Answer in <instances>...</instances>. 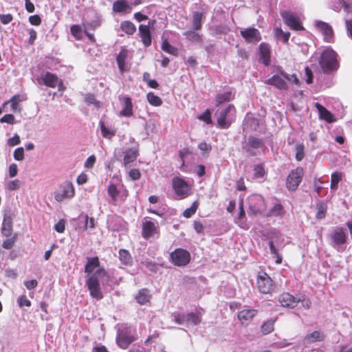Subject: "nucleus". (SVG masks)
Returning a JSON list of instances; mask_svg holds the SVG:
<instances>
[{
    "label": "nucleus",
    "instance_id": "412c9836",
    "mask_svg": "<svg viewBox=\"0 0 352 352\" xmlns=\"http://www.w3.org/2000/svg\"><path fill=\"white\" fill-rule=\"evenodd\" d=\"M278 301L283 307L290 308L294 307L298 302L295 297L289 293L282 294L278 298Z\"/></svg>",
    "mask_w": 352,
    "mask_h": 352
},
{
    "label": "nucleus",
    "instance_id": "58836bf2",
    "mask_svg": "<svg viewBox=\"0 0 352 352\" xmlns=\"http://www.w3.org/2000/svg\"><path fill=\"white\" fill-rule=\"evenodd\" d=\"M275 320H269L265 321L261 327V330L263 334L267 335L274 331V324Z\"/></svg>",
    "mask_w": 352,
    "mask_h": 352
},
{
    "label": "nucleus",
    "instance_id": "1a4fd4ad",
    "mask_svg": "<svg viewBox=\"0 0 352 352\" xmlns=\"http://www.w3.org/2000/svg\"><path fill=\"white\" fill-rule=\"evenodd\" d=\"M170 261L176 266L183 267L188 265L190 261V254L188 251L182 248H177L170 254Z\"/></svg>",
    "mask_w": 352,
    "mask_h": 352
},
{
    "label": "nucleus",
    "instance_id": "3c124183",
    "mask_svg": "<svg viewBox=\"0 0 352 352\" xmlns=\"http://www.w3.org/2000/svg\"><path fill=\"white\" fill-rule=\"evenodd\" d=\"M14 158L17 161H21L24 158V149L23 147H18L14 151Z\"/></svg>",
    "mask_w": 352,
    "mask_h": 352
},
{
    "label": "nucleus",
    "instance_id": "4d7b16f0",
    "mask_svg": "<svg viewBox=\"0 0 352 352\" xmlns=\"http://www.w3.org/2000/svg\"><path fill=\"white\" fill-rule=\"evenodd\" d=\"M0 122L13 124L14 122V116L12 114H6L0 119Z\"/></svg>",
    "mask_w": 352,
    "mask_h": 352
},
{
    "label": "nucleus",
    "instance_id": "6e6d98bb",
    "mask_svg": "<svg viewBox=\"0 0 352 352\" xmlns=\"http://www.w3.org/2000/svg\"><path fill=\"white\" fill-rule=\"evenodd\" d=\"M54 229L59 233H63L65 229V221L63 219L60 220L54 226Z\"/></svg>",
    "mask_w": 352,
    "mask_h": 352
},
{
    "label": "nucleus",
    "instance_id": "b1692460",
    "mask_svg": "<svg viewBox=\"0 0 352 352\" xmlns=\"http://www.w3.org/2000/svg\"><path fill=\"white\" fill-rule=\"evenodd\" d=\"M99 126L103 138L111 139L116 133V129L112 126H107L104 121L100 120Z\"/></svg>",
    "mask_w": 352,
    "mask_h": 352
},
{
    "label": "nucleus",
    "instance_id": "72a5a7b5",
    "mask_svg": "<svg viewBox=\"0 0 352 352\" xmlns=\"http://www.w3.org/2000/svg\"><path fill=\"white\" fill-rule=\"evenodd\" d=\"M234 97V95L232 94L231 91H226L222 94H219L217 95L216 101L217 105H219L225 102H229L232 100Z\"/></svg>",
    "mask_w": 352,
    "mask_h": 352
},
{
    "label": "nucleus",
    "instance_id": "a19ab883",
    "mask_svg": "<svg viewBox=\"0 0 352 352\" xmlns=\"http://www.w3.org/2000/svg\"><path fill=\"white\" fill-rule=\"evenodd\" d=\"M147 100L151 105L155 107L160 106L162 102L161 98L152 92L147 94Z\"/></svg>",
    "mask_w": 352,
    "mask_h": 352
},
{
    "label": "nucleus",
    "instance_id": "f704fd0d",
    "mask_svg": "<svg viewBox=\"0 0 352 352\" xmlns=\"http://www.w3.org/2000/svg\"><path fill=\"white\" fill-rule=\"evenodd\" d=\"M317 208V212L316 214V217L318 219H322L325 217L327 210V204L323 201H319L316 204Z\"/></svg>",
    "mask_w": 352,
    "mask_h": 352
},
{
    "label": "nucleus",
    "instance_id": "473e14b6",
    "mask_svg": "<svg viewBox=\"0 0 352 352\" xmlns=\"http://www.w3.org/2000/svg\"><path fill=\"white\" fill-rule=\"evenodd\" d=\"M151 296L146 289H142L140 290L138 295L135 297L137 302L140 305H144L150 300Z\"/></svg>",
    "mask_w": 352,
    "mask_h": 352
},
{
    "label": "nucleus",
    "instance_id": "c85d7f7f",
    "mask_svg": "<svg viewBox=\"0 0 352 352\" xmlns=\"http://www.w3.org/2000/svg\"><path fill=\"white\" fill-rule=\"evenodd\" d=\"M156 230L154 223L151 221H146L142 226V235L147 239L153 235Z\"/></svg>",
    "mask_w": 352,
    "mask_h": 352
},
{
    "label": "nucleus",
    "instance_id": "5fc2aeb1",
    "mask_svg": "<svg viewBox=\"0 0 352 352\" xmlns=\"http://www.w3.org/2000/svg\"><path fill=\"white\" fill-rule=\"evenodd\" d=\"M18 304L19 306L22 307L23 306L26 307H30L31 306V302L27 298V297L25 295L21 296L18 300Z\"/></svg>",
    "mask_w": 352,
    "mask_h": 352
},
{
    "label": "nucleus",
    "instance_id": "a18cd8bd",
    "mask_svg": "<svg viewBox=\"0 0 352 352\" xmlns=\"http://www.w3.org/2000/svg\"><path fill=\"white\" fill-rule=\"evenodd\" d=\"M197 208H198L197 202L194 201L190 208L186 209L184 211L183 215L186 218L191 217L195 213Z\"/></svg>",
    "mask_w": 352,
    "mask_h": 352
},
{
    "label": "nucleus",
    "instance_id": "5701e85b",
    "mask_svg": "<svg viewBox=\"0 0 352 352\" xmlns=\"http://www.w3.org/2000/svg\"><path fill=\"white\" fill-rule=\"evenodd\" d=\"M139 34L142 38V41L145 46H149L151 43V37L150 29L148 25H140L139 26Z\"/></svg>",
    "mask_w": 352,
    "mask_h": 352
},
{
    "label": "nucleus",
    "instance_id": "052dcab7",
    "mask_svg": "<svg viewBox=\"0 0 352 352\" xmlns=\"http://www.w3.org/2000/svg\"><path fill=\"white\" fill-rule=\"evenodd\" d=\"M29 21L33 25H39L41 23V19L38 15L35 14L29 17Z\"/></svg>",
    "mask_w": 352,
    "mask_h": 352
},
{
    "label": "nucleus",
    "instance_id": "20e7f679",
    "mask_svg": "<svg viewBox=\"0 0 352 352\" xmlns=\"http://www.w3.org/2000/svg\"><path fill=\"white\" fill-rule=\"evenodd\" d=\"M135 339L131 327L124 326L118 331L116 343L122 349H126Z\"/></svg>",
    "mask_w": 352,
    "mask_h": 352
},
{
    "label": "nucleus",
    "instance_id": "774afa93",
    "mask_svg": "<svg viewBox=\"0 0 352 352\" xmlns=\"http://www.w3.org/2000/svg\"><path fill=\"white\" fill-rule=\"evenodd\" d=\"M194 228L198 234L204 233V228L200 221H195L194 222Z\"/></svg>",
    "mask_w": 352,
    "mask_h": 352
},
{
    "label": "nucleus",
    "instance_id": "6ab92c4d",
    "mask_svg": "<svg viewBox=\"0 0 352 352\" xmlns=\"http://www.w3.org/2000/svg\"><path fill=\"white\" fill-rule=\"evenodd\" d=\"M119 100L122 103L123 108L120 111V116L130 117L133 115V104L131 99L129 96H120Z\"/></svg>",
    "mask_w": 352,
    "mask_h": 352
},
{
    "label": "nucleus",
    "instance_id": "f257e3e1",
    "mask_svg": "<svg viewBox=\"0 0 352 352\" xmlns=\"http://www.w3.org/2000/svg\"><path fill=\"white\" fill-rule=\"evenodd\" d=\"M85 272L87 274L86 285L92 298L100 300L103 298L100 283L104 285L110 280V276L103 267L100 266L97 256L87 258L85 266Z\"/></svg>",
    "mask_w": 352,
    "mask_h": 352
},
{
    "label": "nucleus",
    "instance_id": "0eeeda50",
    "mask_svg": "<svg viewBox=\"0 0 352 352\" xmlns=\"http://www.w3.org/2000/svg\"><path fill=\"white\" fill-rule=\"evenodd\" d=\"M172 187L178 199H184L190 194V185L181 177H175L173 178Z\"/></svg>",
    "mask_w": 352,
    "mask_h": 352
},
{
    "label": "nucleus",
    "instance_id": "bf43d9fd",
    "mask_svg": "<svg viewBox=\"0 0 352 352\" xmlns=\"http://www.w3.org/2000/svg\"><path fill=\"white\" fill-rule=\"evenodd\" d=\"M20 143V138L17 134H15L12 138L8 140V144L10 146H14Z\"/></svg>",
    "mask_w": 352,
    "mask_h": 352
},
{
    "label": "nucleus",
    "instance_id": "2eb2a0df",
    "mask_svg": "<svg viewBox=\"0 0 352 352\" xmlns=\"http://www.w3.org/2000/svg\"><path fill=\"white\" fill-rule=\"evenodd\" d=\"M42 82L47 87L54 88L56 86L58 87L59 91L65 89V87L62 80L54 74L47 72L41 76Z\"/></svg>",
    "mask_w": 352,
    "mask_h": 352
},
{
    "label": "nucleus",
    "instance_id": "aec40b11",
    "mask_svg": "<svg viewBox=\"0 0 352 352\" xmlns=\"http://www.w3.org/2000/svg\"><path fill=\"white\" fill-rule=\"evenodd\" d=\"M314 106L317 109L319 114V118L321 120H324L329 123L333 122L336 121V119L333 117V115L326 108L322 106L318 102H316Z\"/></svg>",
    "mask_w": 352,
    "mask_h": 352
},
{
    "label": "nucleus",
    "instance_id": "864d4df0",
    "mask_svg": "<svg viewBox=\"0 0 352 352\" xmlns=\"http://www.w3.org/2000/svg\"><path fill=\"white\" fill-rule=\"evenodd\" d=\"M296 159L297 161H300L304 157V146L302 144L297 145L296 147Z\"/></svg>",
    "mask_w": 352,
    "mask_h": 352
},
{
    "label": "nucleus",
    "instance_id": "393cba45",
    "mask_svg": "<svg viewBox=\"0 0 352 352\" xmlns=\"http://www.w3.org/2000/svg\"><path fill=\"white\" fill-rule=\"evenodd\" d=\"M260 58L262 63L268 65L270 63V50L267 44L262 43L259 45Z\"/></svg>",
    "mask_w": 352,
    "mask_h": 352
},
{
    "label": "nucleus",
    "instance_id": "7c9ffc66",
    "mask_svg": "<svg viewBox=\"0 0 352 352\" xmlns=\"http://www.w3.org/2000/svg\"><path fill=\"white\" fill-rule=\"evenodd\" d=\"M119 258L120 262L124 265L130 266L133 263V258L130 253L126 250H120Z\"/></svg>",
    "mask_w": 352,
    "mask_h": 352
},
{
    "label": "nucleus",
    "instance_id": "37998d69",
    "mask_svg": "<svg viewBox=\"0 0 352 352\" xmlns=\"http://www.w3.org/2000/svg\"><path fill=\"white\" fill-rule=\"evenodd\" d=\"M269 246H270V250L272 254L274 255L276 258V263L280 264L282 262V256L280 255V254L278 252V250L276 248L274 245V241H270L269 242Z\"/></svg>",
    "mask_w": 352,
    "mask_h": 352
},
{
    "label": "nucleus",
    "instance_id": "9b49d317",
    "mask_svg": "<svg viewBox=\"0 0 352 352\" xmlns=\"http://www.w3.org/2000/svg\"><path fill=\"white\" fill-rule=\"evenodd\" d=\"M332 245L338 252H343L344 248L343 245L346 242V236L343 228H336L331 234Z\"/></svg>",
    "mask_w": 352,
    "mask_h": 352
},
{
    "label": "nucleus",
    "instance_id": "f8f14e48",
    "mask_svg": "<svg viewBox=\"0 0 352 352\" xmlns=\"http://www.w3.org/2000/svg\"><path fill=\"white\" fill-rule=\"evenodd\" d=\"M303 174V169L300 167L296 168L289 173L287 179V187L289 190H295L298 188Z\"/></svg>",
    "mask_w": 352,
    "mask_h": 352
},
{
    "label": "nucleus",
    "instance_id": "49530a36",
    "mask_svg": "<svg viewBox=\"0 0 352 352\" xmlns=\"http://www.w3.org/2000/svg\"><path fill=\"white\" fill-rule=\"evenodd\" d=\"M84 221H83V230H87V229H94L95 228V223H94V219L92 217H89L88 215H85L83 217Z\"/></svg>",
    "mask_w": 352,
    "mask_h": 352
},
{
    "label": "nucleus",
    "instance_id": "603ef678",
    "mask_svg": "<svg viewBox=\"0 0 352 352\" xmlns=\"http://www.w3.org/2000/svg\"><path fill=\"white\" fill-rule=\"evenodd\" d=\"M254 175L255 177L261 178L265 175V170L262 165H257L254 168Z\"/></svg>",
    "mask_w": 352,
    "mask_h": 352
},
{
    "label": "nucleus",
    "instance_id": "7ed1b4c3",
    "mask_svg": "<svg viewBox=\"0 0 352 352\" xmlns=\"http://www.w3.org/2000/svg\"><path fill=\"white\" fill-rule=\"evenodd\" d=\"M215 115L218 125L223 129L228 128L234 120L235 108L234 105L229 104L226 109L218 110Z\"/></svg>",
    "mask_w": 352,
    "mask_h": 352
},
{
    "label": "nucleus",
    "instance_id": "680f3d73",
    "mask_svg": "<svg viewBox=\"0 0 352 352\" xmlns=\"http://www.w3.org/2000/svg\"><path fill=\"white\" fill-rule=\"evenodd\" d=\"M129 175L131 178V179L137 180L140 179L141 174L138 169L133 168L129 171Z\"/></svg>",
    "mask_w": 352,
    "mask_h": 352
},
{
    "label": "nucleus",
    "instance_id": "2f4dec72",
    "mask_svg": "<svg viewBox=\"0 0 352 352\" xmlns=\"http://www.w3.org/2000/svg\"><path fill=\"white\" fill-rule=\"evenodd\" d=\"M343 173L341 172H334L331 175V185L330 188L332 190L338 189V183L342 179Z\"/></svg>",
    "mask_w": 352,
    "mask_h": 352
},
{
    "label": "nucleus",
    "instance_id": "de8ad7c7",
    "mask_svg": "<svg viewBox=\"0 0 352 352\" xmlns=\"http://www.w3.org/2000/svg\"><path fill=\"white\" fill-rule=\"evenodd\" d=\"M72 34L78 40L81 39L82 37V32L81 27L78 25H73L71 27Z\"/></svg>",
    "mask_w": 352,
    "mask_h": 352
},
{
    "label": "nucleus",
    "instance_id": "bb28decb",
    "mask_svg": "<svg viewBox=\"0 0 352 352\" xmlns=\"http://www.w3.org/2000/svg\"><path fill=\"white\" fill-rule=\"evenodd\" d=\"M255 309H243L238 313V318L242 324L250 321L256 314Z\"/></svg>",
    "mask_w": 352,
    "mask_h": 352
},
{
    "label": "nucleus",
    "instance_id": "cd10ccee",
    "mask_svg": "<svg viewBox=\"0 0 352 352\" xmlns=\"http://www.w3.org/2000/svg\"><path fill=\"white\" fill-rule=\"evenodd\" d=\"M324 335L318 331H315L311 333L306 335L303 339L305 344H311L316 342L323 340Z\"/></svg>",
    "mask_w": 352,
    "mask_h": 352
},
{
    "label": "nucleus",
    "instance_id": "c03bdc74",
    "mask_svg": "<svg viewBox=\"0 0 352 352\" xmlns=\"http://www.w3.org/2000/svg\"><path fill=\"white\" fill-rule=\"evenodd\" d=\"M186 37L192 42H201V36L194 32V31H188L184 33Z\"/></svg>",
    "mask_w": 352,
    "mask_h": 352
},
{
    "label": "nucleus",
    "instance_id": "ddd939ff",
    "mask_svg": "<svg viewBox=\"0 0 352 352\" xmlns=\"http://www.w3.org/2000/svg\"><path fill=\"white\" fill-rule=\"evenodd\" d=\"M287 80H290L289 75L283 72H280L276 75L267 79L265 83L273 85L279 89H287Z\"/></svg>",
    "mask_w": 352,
    "mask_h": 352
},
{
    "label": "nucleus",
    "instance_id": "09e8293b",
    "mask_svg": "<svg viewBox=\"0 0 352 352\" xmlns=\"http://www.w3.org/2000/svg\"><path fill=\"white\" fill-rule=\"evenodd\" d=\"M118 190L115 184H110L108 187V194L111 197V201L114 203L116 200V197L118 195Z\"/></svg>",
    "mask_w": 352,
    "mask_h": 352
},
{
    "label": "nucleus",
    "instance_id": "f3484780",
    "mask_svg": "<svg viewBox=\"0 0 352 352\" xmlns=\"http://www.w3.org/2000/svg\"><path fill=\"white\" fill-rule=\"evenodd\" d=\"M281 16L285 23L292 29L295 30H300L303 29L299 21L298 17H297L293 12L290 11H284L281 12Z\"/></svg>",
    "mask_w": 352,
    "mask_h": 352
},
{
    "label": "nucleus",
    "instance_id": "e2e57ef3",
    "mask_svg": "<svg viewBox=\"0 0 352 352\" xmlns=\"http://www.w3.org/2000/svg\"><path fill=\"white\" fill-rule=\"evenodd\" d=\"M200 120H204L207 124H210L212 122L211 117H210V112L209 110H206L201 116L199 118Z\"/></svg>",
    "mask_w": 352,
    "mask_h": 352
},
{
    "label": "nucleus",
    "instance_id": "e433bc0d",
    "mask_svg": "<svg viewBox=\"0 0 352 352\" xmlns=\"http://www.w3.org/2000/svg\"><path fill=\"white\" fill-rule=\"evenodd\" d=\"M284 212V208L282 205L280 204H276L269 210L267 215L271 217H278L282 216Z\"/></svg>",
    "mask_w": 352,
    "mask_h": 352
},
{
    "label": "nucleus",
    "instance_id": "338daca9",
    "mask_svg": "<svg viewBox=\"0 0 352 352\" xmlns=\"http://www.w3.org/2000/svg\"><path fill=\"white\" fill-rule=\"evenodd\" d=\"M14 243V239H8L3 242L2 246L5 249L10 250L12 248Z\"/></svg>",
    "mask_w": 352,
    "mask_h": 352
},
{
    "label": "nucleus",
    "instance_id": "39448f33",
    "mask_svg": "<svg viewBox=\"0 0 352 352\" xmlns=\"http://www.w3.org/2000/svg\"><path fill=\"white\" fill-rule=\"evenodd\" d=\"M75 195V188L72 182L66 180L59 185L58 189L54 192V199L58 202L72 199Z\"/></svg>",
    "mask_w": 352,
    "mask_h": 352
},
{
    "label": "nucleus",
    "instance_id": "4c0bfd02",
    "mask_svg": "<svg viewBox=\"0 0 352 352\" xmlns=\"http://www.w3.org/2000/svg\"><path fill=\"white\" fill-rule=\"evenodd\" d=\"M120 28L126 34L130 35L133 34L136 30L135 25L129 21L122 22L120 24Z\"/></svg>",
    "mask_w": 352,
    "mask_h": 352
},
{
    "label": "nucleus",
    "instance_id": "69168bd1",
    "mask_svg": "<svg viewBox=\"0 0 352 352\" xmlns=\"http://www.w3.org/2000/svg\"><path fill=\"white\" fill-rule=\"evenodd\" d=\"M18 168L16 164H12L9 166V176L14 177L17 175Z\"/></svg>",
    "mask_w": 352,
    "mask_h": 352
},
{
    "label": "nucleus",
    "instance_id": "0e129e2a",
    "mask_svg": "<svg viewBox=\"0 0 352 352\" xmlns=\"http://www.w3.org/2000/svg\"><path fill=\"white\" fill-rule=\"evenodd\" d=\"M12 20V16L10 14H0V21L3 24H8Z\"/></svg>",
    "mask_w": 352,
    "mask_h": 352
},
{
    "label": "nucleus",
    "instance_id": "dca6fc26",
    "mask_svg": "<svg viewBox=\"0 0 352 352\" xmlns=\"http://www.w3.org/2000/svg\"><path fill=\"white\" fill-rule=\"evenodd\" d=\"M314 25L316 29L322 34L324 40L326 42L331 43L333 41L332 28L327 23L322 21H315Z\"/></svg>",
    "mask_w": 352,
    "mask_h": 352
},
{
    "label": "nucleus",
    "instance_id": "9d476101",
    "mask_svg": "<svg viewBox=\"0 0 352 352\" xmlns=\"http://www.w3.org/2000/svg\"><path fill=\"white\" fill-rule=\"evenodd\" d=\"M174 320L179 324L197 325L200 323L201 318L198 314H174Z\"/></svg>",
    "mask_w": 352,
    "mask_h": 352
},
{
    "label": "nucleus",
    "instance_id": "c756f323",
    "mask_svg": "<svg viewBox=\"0 0 352 352\" xmlns=\"http://www.w3.org/2000/svg\"><path fill=\"white\" fill-rule=\"evenodd\" d=\"M128 56V52L126 50H122L117 56V63L119 69L121 72L126 70V59Z\"/></svg>",
    "mask_w": 352,
    "mask_h": 352
},
{
    "label": "nucleus",
    "instance_id": "6e6552de",
    "mask_svg": "<svg viewBox=\"0 0 352 352\" xmlns=\"http://www.w3.org/2000/svg\"><path fill=\"white\" fill-rule=\"evenodd\" d=\"M257 287L261 293L267 294L274 292L276 285L267 274L260 272L257 276Z\"/></svg>",
    "mask_w": 352,
    "mask_h": 352
},
{
    "label": "nucleus",
    "instance_id": "ea45409f",
    "mask_svg": "<svg viewBox=\"0 0 352 352\" xmlns=\"http://www.w3.org/2000/svg\"><path fill=\"white\" fill-rule=\"evenodd\" d=\"M202 14L195 12L192 15V25L195 30H199L201 28Z\"/></svg>",
    "mask_w": 352,
    "mask_h": 352
},
{
    "label": "nucleus",
    "instance_id": "423d86ee",
    "mask_svg": "<svg viewBox=\"0 0 352 352\" xmlns=\"http://www.w3.org/2000/svg\"><path fill=\"white\" fill-rule=\"evenodd\" d=\"M248 214H257L263 212L266 205L263 197L259 195H252L248 198Z\"/></svg>",
    "mask_w": 352,
    "mask_h": 352
},
{
    "label": "nucleus",
    "instance_id": "79ce46f5",
    "mask_svg": "<svg viewBox=\"0 0 352 352\" xmlns=\"http://www.w3.org/2000/svg\"><path fill=\"white\" fill-rule=\"evenodd\" d=\"M162 49L170 54H173V55H176L177 53V50L176 47H173V45H171L167 40H164L163 41L162 43Z\"/></svg>",
    "mask_w": 352,
    "mask_h": 352
},
{
    "label": "nucleus",
    "instance_id": "a878e982",
    "mask_svg": "<svg viewBox=\"0 0 352 352\" xmlns=\"http://www.w3.org/2000/svg\"><path fill=\"white\" fill-rule=\"evenodd\" d=\"M138 155V150L137 148H128L124 151L123 164L124 166L134 162Z\"/></svg>",
    "mask_w": 352,
    "mask_h": 352
},
{
    "label": "nucleus",
    "instance_id": "f03ea898",
    "mask_svg": "<svg viewBox=\"0 0 352 352\" xmlns=\"http://www.w3.org/2000/svg\"><path fill=\"white\" fill-rule=\"evenodd\" d=\"M337 53L330 48L324 50L320 57L319 64L324 73L336 71L339 67Z\"/></svg>",
    "mask_w": 352,
    "mask_h": 352
},
{
    "label": "nucleus",
    "instance_id": "c9c22d12",
    "mask_svg": "<svg viewBox=\"0 0 352 352\" xmlns=\"http://www.w3.org/2000/svg\"><path fill=\"white\" fill-rule=\"evenodd\" d=\"M23 99L21 98V96L19 95H15L13 97H12L8 101H6L3 105H6L8 103L11 104V110L13 111H20V109L19 107V103L21 102Z\"/></svg>",
    "mask_w": 352,
    "mask_h": 352
},
{
    "label": "nucleus",
    "instance_id": "13d9d810",
    "mask_svg": "<svg viewBox=\"0 0 352 352\" xmlns=\"http://www.w3.org/2000/svg\"><path fill=\"white\" fill-rule=\"evenodd\" d=\"M96 158L95 155H92L89 156L85 162V167L87 168H91L94 166L96 162Z\"/></svg>",
    "mask_w": 352,
    "mask_h": 352
},
{
    "label": "nucleus",
    "instance_id": "a211bd4d",
    "mask_svg": "<svg viewBox=\"0 0 352 352\" xmlns=\"http://www.w3.org/2000/svg\"><path fill=\"white\" fill-rule=\"evenodd\" d=\"M241 36L248 43H257L261 39L258 30L254 28H249L240 31Z\"/></svg>",
    "mask_w": 352,
    "mask_h": 352
},
{
    "label": "nucleus",
    "instance_id": "4be33fe9",
    "mask_svg": "<svg viewBox=\"0 0 352 352\" xmlns=\"http://www.w3.org/2000/svg\"><path fill=\"white\" fill-rule=\"evenodd\" d=\"M113 10L119 13H130L132 7L126 0H117L113 4Z\"/></svg>",
    "mask_w": 352,
    "mask_h": 352
},
{
    "label": "nucleus",
    "instance_id": "8fccbe9b",
    "mask_svg": "<svg viewBox=\"0 0 352 352\" xmlns=\"http://www.w3.org/2000/svg\"><path fill=\"white\" fill-rule=\"evenodd\" d=\"M21 182L19 179L10 181L6 185V188L9 190H15L20 188Z\"/></svg>",
    "mask_w": 352,
    "mask_h": 352
},
{
    "label": "nucleus",
    "instance_id": "4468645a",
    "mask_svg": "<svg viewBox=\"0 0 352 352\" xmlns=\"http://www.w3.org/2000/svg\"><path fill=\"white\" fill-rule=\"evenodd\" d=\"M244 148L250 155H256L263 151L264 144L261 139L250 137L244 146Z\"/></svg>",
    "mask_w": 352,
    "mask_h": 352
}]
</instances>
